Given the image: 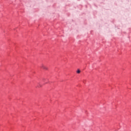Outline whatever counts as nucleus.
Instances as JSON below:
<instances>
[{"instance_id":"1","label":"nucleus","mask_w":131,"mask_h":131,"mask_svg":"<svg viewBox=\"0 0 131 131\" xmlns=\"http://www.w3.org/2000/svg\"><path fill=\"white\" fill-rule=\"evenodd\" d=\"M41 67L43 69H45V70H48V68H47V67L45 66L43 64H42V66H41Z\"/></svg>"},{"instance_id":"2","label":"nucleus","mask_w":131,"mask_h":131,"mask_svg":"<svg viewBox=\"0 0 131 131\" xmlns=\"http://www.w3.org/2000/svg\"><path fill=\"white\" fill-rule=\"evenodd\" d=\"M77 73H78V74L80 73V70H78L77 71Z\"/></svg>"},{"instance_id":"3","label":"nucleus","mask_w":131,"mask_h":131,"mask_svg":"<svg viewBox=\"0 0 131 131\" xmlns=\"http://www.w3.org/2000/svg\"><path fill=\"white\" fill-rule=\"evenodd\" d=\"M41 86L40 85V86H38V88H40Z\"/></svg>"}]
</instances>
